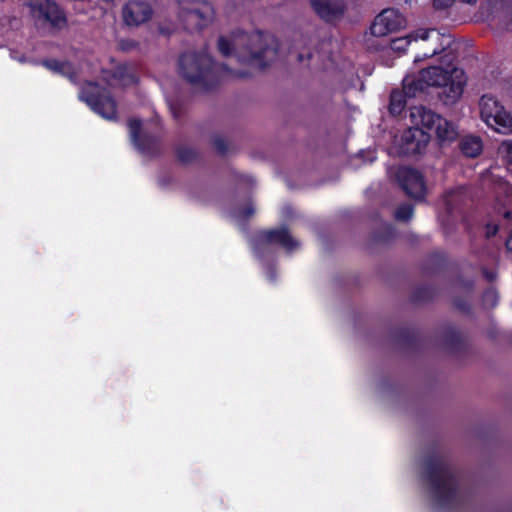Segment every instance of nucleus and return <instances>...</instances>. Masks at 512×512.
Returning a JSON list of instances; mask_svg holds the SVG:
<instances>
[{"label": "nucleus", "instance_id": "obj_15", "mask_svg": "<svg viewBox=\"0 0 512 512\" xmlns=\"http://www.w3.org/2000/svg\"><path fill=\"white\" fill-rule=\"evenodd\" d=\"M314 12L325 22L340 20L346 11L343 0H310Z\"/></svg>", "mask_w": 512, "mask_h": 512}, {"label": "nucleus", "instance_id": "obj_3", "mask_svg": "<svg viewBox=\"0 0 512 512\" xmlns=\"http://www.w3.org/2000/svg\"><path fill=\"white\" fill-rule=\"evenodd\" d=\"M466 76L462 69L449 64L447 68L430 66L418 74L403 79V91L408 98H414L426 92L429 87H443V101L455 103L463 94Z\"/></svg>", "mask_w": 512, "mask_h": 512}, {"label": "nucleus", "instance_id": "obj_2", "mask_svg": "<svg viewBox=\"0 0 512 512\" xmlns=\"http://www.w3.org/2000/svg\"><path fill=\"white\" fill-rule=\"evenodd\" d=\"M232 36V41L225 36L218 38V50L225 57L235 54L239 63L263 70L277 56V47L272 46L269 35L260 30L252 33L238 30Z\"/></svg>", "mask_w": 512, "mask_h": 512}, {"label": "nucleus", "instance_id": "obj_11", "mask_svg": "<svg viewBox=\"0 0 512 512\" xmlns=\"http://www.w3.org/2000/svg\"><path fill=\"white\" fill-rule=\"evenodd\" d=\"M430 135L420 127H410L403 131L398 142L400 156L421 154L428 145Z\"/></svg>", "mask_w": 512, "mask_h": 512}, {"label": "nucleus", "instance_id": "obj_6", "mask_svg": "<svg viewBox=\"0 0 512 512\" xmlns=\"http://www.w3.org/2000/svg\"><path fill=\"white\" fill-rule=\"evenodd\" d=\"M178 17L189 32L201 31L215 17L212 4L206 0H179Z\"/></svg>", "mask_w": 512, "mask_h": 512}, {"label": "nucleus", "instance_id": "obj_42", "mask_svg": "<svg viewBox=\"0 0 512 512\" xmlns=\"http://www.w3.org/2000/svg\"><path fill=\"white\" fill-rule=\"evenodd\" d=\"M478 0H461V2L468 4V5H475Z\"/></svg>", "mask_w": 512, "mask_h": 512}, {"label": "nucleus", "instance_id": "obj_31", "mask_svg": "<svg viewBox=\"0 0 512 512\" xmlns=\"http://www.w3.org/2000/svg\"><path fill=\"white\" fill-rule=\"evenodd\" d=\"M453 306L462 313H470L471 312L470 303L462 297L454 298Z\"/></svg>", "mask_w": 512, "mask_h": 512}, {"label": "nucleus", "instance_id": "obj_17", "mask_svg": "<svg viewBox=\"0 0 512 512\" xmlns=\"http://www.w3.org/2000/svg\"><path fill=\"white\" fill-rule=\"evenodd\" d=\"M393 337L398 344L407 348H418L423 343L420 331L412 327L398 328Z\"/></svg>", "mask_w": 512, "mask_h": 512}, {"label": "nucleus", "instance_id": "obj_18", "mask_svg": "<svg viewBox=\"0 0 512 512\" xmlns=\"http://www.w3.org/2000/svg\"><path fill=\"white\" fill-rule=\"evenodd\" d=\"M443 346L452 353H459L465 349V339L462 333L452 325L447 326L442 335Z\"/></svg>", "mask_w": 512, "mask_h": 512}, {"label": "nucleus", "instance_id": "obj_41", "mask_svg": "<svg viewBox=\"0 0 512 512\" xmlns=\"http://www.w3.org/2000/svg\"><path fill=\"white\" fill-rule=\"evenodd\" d=\"M503 217L505 219H507V220H511L512 219V212L509 211V210L505 211L504 214H503Z\"/></svg>", "mask_w": 512, "mask_h": 512}, {"label": "nucleus", "instance_id": "obj_16", "mask_svg": "<svg viewBox=\"0 0 512 512\" xmlns=\"http://www.w3.org/2000/svg\"><path fill=\"white\" fill-rule=\"evenodd\" d=\"M410 117L414 127L426 128L427 130H433L442 118V116L424 106L411 108Z\"/></svg>", "mask_w": 512, "mask_h": 512}, {"label": "nucleus", "instance_id": "obj_30", "mask_svg": "<svg viewBox=\"0 0 512 512\" xmlns=\"http://www.w3.org/2000/svg\"><path fill=\"white\" fill-rule=\"evenodd\" d=\"M170 110L176 120H180L186 113L184 104L178 100L170 103Z\"/></svg>", "mask_w": 512, "mask_h": 512}, {"label": "nucleus", "instance_id": "obj_34", "mask_svg": "<svg viewBox=\"0 0 512 512\" xmlns=\"http://www.w3.org/2000/svg\"><path fill=\"white\" fill-rule=\"evenodd\" d=\"M498 231H499V225L498 224H494V223L488 222L485 225V237L487 239H491V238L495 237L497 235Z\"/></svg>", "mask_w": 512, "mask_h": 512}, {"label": "nucleus", "instance_id": "obj_33", "mask_svg": "<svg viewBox=\"0 0 512 512\" xmlns=\"http://www.w3.org/2000/svg\"><path fill=\"white\" fill-rule=\"evenodd\" d=\"M139 46V43L133 39H122L119 42V48L120 50L124 52H129L134 49H137Z\"/></svg>", "mask_w": 512, "mask_h": 512}, {"label": "nucleus", "instance_id": "obj_27", "mask_svg": "<svg viewBox=\"0 0 512 512\" xmlns=\"http://www.w3.org/2000/svg\"><path fill=\"white\" fill-rule=\"evenodd\" d=\"M411 34H408L404 37H399L391 40L390 47L393 51L398 52L399 54L405 53L408 46L412 42Z\"/></svg>", "mask_w": 512, "mask_h": 512}, {"label": "nucleus", "instance_id": "obj_5", "mask_svg": "<svg viewBox=\"0 0 512 512\" xmlns=\"http://www.w3.org/2000/svg\"><path fill=\"white\" fill-rule=\"evenodd\" d=\"M79 98L102 118L117 120V103L107 87L97 82H86L80 90Z\"/></svg>", "mask_w": 512, "mask_h": 512}, {"label": "nucleus", "instance_id": "obj_10", "mask_svg": "<svg viewBox=\"0 0 512 512\" xmlns=\"http://www.w3.org/2000/svg\"><path fill=\"white\" fill-rule=\"evenodd\" d=\"M399 186L404 193L415 200H422L426 195V184L421 172L411 167H400L396 174Z\"/></svg>", "mask_w": 512, "mask_h": 512}, {"label": "nucleus", "instance_id": "obj_21", "mask_svg": "<svg viewBox=\"0 0 512 512\" xmlns=\"http://www.w3.org/2000/svg\"><path fill=\"white\" fill-rule=\"evenodd\" d=\"M407 97L408 96L405 95L403 90L402 91L393 90L391 92L388 110L392 116L397 117L402 114V112L406 108V104H407L406 98Z\"/></svg>", "mask_w": 512, "mask_h": 512}, {"label": "nucleus", "instance_id": "obj_1", "mask_svg": "<svg viewBox=\"0 0 512 512\" xmlns=\"http://www.w3.org/2000/svg\"><path fill=\"white\" fill-rule=\"evenodd\" d=\"M180 76L193 87L209 92L230 78H247L246 71H235L224 63H216L206 51H188L179 56Z\"/></svg>", "mask_w": 512, "mask_h": 512}, {"label": "nucleus", "instance_id": "obj_23", "mask_svg": "<svg viewBox=\"0 0 512 512\" xmlns=\"http://www.w3.org/2000/svg\"><path fill=\"white\" fill-rule=\"evenodd\" d=\"M177 160L183 164L188 165L195 162L199 158V152L186 145H179L175 148Z\"/></svg>", "mask_w": 512, "mask_h": 512}, {"label": "nucleus", "instance_id": "obj_28", "mask_svg": "<svg viewBox=\"0 0 512 512\" xmlns=\"http://www.w3.org/2000/svg\"><path fill=\"white\" fill-rule=\"evenodd\" d=\"M499 153L505 163L512 165V140L503 141L499 147Z\"/></svg>", "mask_w": 512, "mask_h": 512}, {"label": "nucleus", "instance_id": "obj_7", "mask_svg": "<svg viewBox=\"0 0 512 512\" xmlns=\"http://www.w3.org/2000/svg\"><path fill=\"white\" fill-rule=\"evenodd\" d=\"M481 119L497 132L507 133L512 130V115L493 96L483 95L480 98Z\"/></svg>", "mask_w": 512, "mask_h": 512}, {"label": "nucleus", "instance_id": "obj_13", "mask_svg": "<svg viewBox=\"0 0 512 512\" xmlns=\"http://www.w3.org/2000/svg\"><path fill=\"white\" fill-rule=\"evenodd\" d=\"M123 20L129 26H139L149 21L153 15L151 5L141 0L128 1L122 10Z\"/></svg>", "mask_w": 512, "mask_h": 512}, {"label": "nucleus", "instance_id": "obj_4", "mask_svg": "<svg viewBox=\"0 0 512 512\" xmlns=\"http://www.w3.org/2000/svg\"><path fill=\"white\" fill-rule=\"evenodd\" d=\"M425 477L439 506L450 508L457 501L459 480L446 459L430 456L425 460Z\"/></svg>", "mask_w": 512, "mask_h": 512}, {"label": "nucleus", "instance_id": "obj_40", "mask_svg": "<svg viewBox=\"0 0 512 512\" xmlns=\"http://www.w3.org/2000/svg\"><path fill=\"white\" fill-rule=\"evenodd\" d=\"M505 245L507 250L512 251V233L507 238Z\"/></svg>", "mask_w": 512, "mask_h": 512}, {"label": "nucleus", "instance_id": "obj_38", "mask_svg": "<svg viewBox=\"0 0 512 512\" xmlns=\"http://www.w3.org/2000/svg\"><path fill=\"white\" fill-rule=\"evenodd\" d=\"M255 212V209L251 203L245 205L240 209V216L244 219L250 218Z\"/></svg>", "mask_w": 512, "mask_h": 512}, {"label": "nucleus", "instance_id": "obj_25", "mask_svg": "<svg viewBox=\"0 0 512 512\" xmlns=\"http://www.w3.org/2000/svg\"><path fill=\"white\" fill-rule=\"evenodd\" d=\"M42 65L55 73L63 75L71 69V65L68 62L57 59H45L42 61Z\"/></svg>", "mask_w": 512, "mask_h": 512}, {"label": "nucleus", "instance_id": "obj_39", "mask_svg": "<svg viewBox=\"0 0 512 512\" xmlns=\"http://www.w3.org/2000/svg\"><path fill=\"white\" fill-rule=\"evenodd\" d=\"M482 274L488 282H493L497 278V272L486 267L482 268Z\"/></svg>", "mask_w": 512, "mask_h": 512}, {"label": "nucleus", "instance_id": "obj_22", "mask_svg": "<svg viewBox=\"0 0 512 512\" xmlns=\"http://www.w3.org/2000/svg\"><path fill=\"white\" fill-rule=\"evenodd\" d=\"M437 289L431 285H423L414 289L411 294V301L413 303H426L435 298Z\"/></svg>", "mask_w": 512, "mask_h": 512}, {"label": "nucleus", "instance_id": "obj_29", "mask_svg": "<svg viewBox=\"0 0 512 512\" xmlns=\"http://www.w3.org/2000/svg\"><path fill=\"white\" fill-rule=\"evenodd\" d=\"M432 33L436 34L437 40L440 39V33L436 29H418L411 34L412 40L417 41L419 39L421 40H428Z\"/></svg>", "mask_w": 512, "mask_h": 512}, {"label": "nucleus", "instance_id": "obj_32", "mask_svg": "<svg viewBox=\"0 0 512 512\" xmlns=\"http://www.w3.org/2000/svg\"><path fill=\"white\" fill-rule=\"evenodd\" d=\"M213 146L220 155H225L227 153V143L221 136H215L213 138Z\"/></svg>", "mask_w": 512, "mask_h": 512}, {"label": "nucleus", "instance_id": "obj_43", "mask_svg": "<svg viewBox=\"0 0 512 512\" xmlns=\"http://www.w3.org/2000/svg\"><path fill=\"white\" fill-rule=\"evenodd\" d=\"M431 257H432V258H436V259H440V258H442L439 254H433Z\"/></svg>", "mask_w": 512, "mask_h": 512}, {"label": "nucleus", "instance_id": "obj_37", "mask_svg": "<svg viewBox=\"0 0 512 512\" xmlns=\"http://www.w3.org/2000/svg\"><path fill=\"white\" fill-rule=\"evenodd\" d=\"M444 50H445V46L444 45L436 46L429 53H424L423 56H421V57L420 56H416L415 57V61H418V60L423 59V58L433 57L435 55L440 54Z\"/></svg>", "mask_w": 512, "mask_h": 512}, {"label": "nucleus", "instance_id": "obj_19", "mask_svg": "<svg viewBox=\"0 0 512 512\" xmlns=\"http://www.w3.org/2000/svg\"><path fill=\"white\" fill-rule=\"evenodd\" d=\"M458 148L465 157L475 158L482 152V139L476 135H466L459 140Z\"/></svg>", "mask_w": 512, "mask_h": 512}, {"label": "nucleus", "instance_id": "obj_20", "mask_svg": "<svg viewBox=\"0 0 512 512\" xmlns=\"http://www.w3.org/2000/svg\"><path fill=\"white\" fill-rule=\"evenodd\" d=\"M433 130H435L436 136L441 143L446 141L452 142L458 137V131L455 126L443 117Z\"/></svg>", "mask_w": 512, "mask_h": 512}, {"label": "nucleus", "instance_id": "obj_9", "mask_svg": "<svg viewBox=\"0 0 512 512\" xmlns=\"http://www.w3.org/2000/svg\"><path fill=\"white\" fill-rule=\"evenodd\" d=\"M277 244L287 251L294 250L298 243L293 239L286 227L277 229L261 230L253 238V247L260 253L267 245Z\"/></svg>", "mask_w": 512, "mask_h": 512}, {"label": "nucleus", "instance_id": "obj_35", "mask_svg": "<svg viewBox=\"0 0 512 512\" xmlns=\"http://www.w3.org/2000/svg\"><path fill=\"white\" fill-rule=\"evenodd\" d=\"M494 5H500V7L512 17V0H488Z\"/></svg>", "mask_w": 512, "mask_h": 512}, {"label": "nucleus", "instance_id": "obj_36", "mask_svg": "<svg viewBox=\"0 0 512 512\" xmlns=\"http://www.w3.org/2000/svg\"><path fill=\"white\" fill-rule=\"evenodd\" d=\"M455 0H433L435 10H446L454 4Z\"/></svg>", "mask_w": 512, "mask_h": 512}, {"label": "nucleus", "instance_id": "obj_8", "mask_svg": "<svg viewBox=\"0 0 512 512\" xmlns=\"http://www.w3.org/2000/svg\"><path fill=\"white\" fill-rule=\"evenodd\" d=\"M128 128L131 142L141 154L148 157H157L161 154L160 138L151 133L141 134L142 121L140 119H129Z\"/></svg>", "mask_w": 512, "mask_h": 512}, {"label": "nucleus", "instance_id": "obj_26", "mask_svg": "<svg viewBox=\"0 0 512 512\" xmlns=\"http://www.w3.org/2000/svg\"><path fill=\"white\" fill-rule=\"evenodd\" d=\"M414 214V206L410 203L400 204L394 214L396 220L408 222Z\"/></svg>", "mask_w": 512, "mask_h": 512}, {"label": "nucleus", "instance_id": "obj_12", "mask_svg": "<svg viewBox=\"0 0 512 512\" xmlns=\"http://www.w3.org/2000/svg\"><path fill=\"white\" fill-rule=\"evenodd\" d=\"M405 25L406 19L397 9L387 8L376 16L370 31L373 36L382 37L404 28Z\"/></svg>", "mask_w": 512, "mask_h": 512}, {"label": "nucleus", "instance_id": "obj_14", "mask_svg": "<svg viewBox=\"0 0 512 512\" xmlns=\"http://www.w3.org/2000/svg\"><path fill=\"white\" fill-rule=\"evenodd\" d=\"M30 5L34 13H38V17L43 18L53 27L66 25V16L55 2L50 0H31Z\"/></svg>", "mask_w": 512, "mask_h": 512}, {"label": "nucleus", "instance_id": "obj_24", "mask_svg": "<svg viewBox=\"0 0 512 512\" xmlns=\"http://www.w3.org/2000/svg\"><path fill=\"white\" fill-rule=\"evenodd\" d=\"M395 237V229L391 224H384L372 233V241L375 243H389Z\"/></svg>", "mask_w": 512, "mask_h": 512}]
</instances>
